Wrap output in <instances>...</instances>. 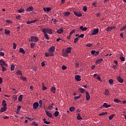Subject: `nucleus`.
I'll return each instance as SVG.
<instances>
[{"label":"nucleus","mask_w":126,"mask_h":126,"mask_svg":"<svg viewBox=\"0 0 126 126\" xmlns=\"http://www.w3.org/2000/svg\"><path fill=\"white\" fill-rule=\"evenodd\" d=\"M117 79L118 81L120 83H123L124 82V79H123L121 76H118Z\"/></svg>","instance_id":"9b49d317"},{"label":"nucleus","mask_w":126,"mask_h":126,"mask_svg":"<svg viewBox=\"0 0 126 126\" xmlns=\"http://www.w3.org/2000/svg\"><path fill=\"white\" fill-rule=\"evenodd\" d=\"M54 115L55 117H59V115H60V112H59V111H56L54 113Z\"/></svg>","instance_id":"bb28decb"},{"label":"nucleus","mask_w":126,"mask_h":126,"mask_svg":"<svg viewBox=\"0 0 126 126\" xmlns=\"http://www.w3.org/2000/svg\"><path fill=\"white\" fill-rule=\"evenodd\" d=\"M57 32L58 34H62L63 32V29L60 28V29L57 30Z\"/></svg>","instance_id":"aec40b11"},{"label":"nucleus","mask_w":126,"mask_h":126,"mask_svg":"<svg viewBox=\"0 0 126 126\" xmlns=\"http://www.w3.org/2000/svg\"><path fill=\"white\" fill-rule=\"evenodd\" d=\"M46 89H47V87H46L45 86H42V90H46Z\"/></svg>","instance_id":"69168bd1"},{"label":"nucleus","mask_w":126,"mask_h":126,"mask_svg":"<svg viewBox=\"0 0 126 126\" xmlns=\"http://www.w3.org/2000/svg\"><path fill=\"white\" fill-rule=\"evenodd\" d=\"M20 109H21V106H18L17 107V111H20Z\"/></svg>","instance_id":"774afa93"},{"label":"nucleus","mask_w":126,"mask_h":126,"mask_svg":"<svg viewBox=\"0 0 126 126\" xmlns=\"http://www.w3.org/2000/svg\"><path fill=\"white\" fill-rule=\"evenodd\" d=\"M21 79H22V80H23V81H26V80H27L26 77L23 76L21 77Z\"/></svg>","instance_id":"ea45409f"},{"label":"nucleus","mask_w":126,"mask_h":126,"mask_svg":"<svg viewBox=\"0 0 126 126\" xmlns=\"http://www.w3.org/2000/svg\"><path fill=\"white\" fill-rule=\"evenodd\" d=\"M86 99L87 101H89L90 99V94L88 92H86Z\"/></svg>","instance_id":"6e6552de"},{"label":"nucleus","mask_w":126,"mask_h":126,"mask_svg":"<svg viewBox=\"0 0 126 126\" xmlns=\"http://www.w3.org/2000/svg\"><path fill=\"white\" fill-rule=\"evenodd\" d=\"M67 53H66V52H63V57H67Z\"/></svg>","instance_id":"3c124183"},{"label":"nucleus","mask_w":126,"mask_h":126,"mask_svg":"<svg viewBox=\"0 0 126 126\" xmlns=\"http://www.w3.org/2000/svg\"><path fill=\"white\" fill-rule=\"evenodd\" d=\"M44 34L46 40H49V36L48 35V34L46 33H44Z\"/></svg>","instance_id":"37998d69"},{"label":"nucleus","mask_w":126,"mask_h":126,"mask_svg":"<svg viewBox=\"0 0 126 126\" xmlns=\"http://www.w3.org/2000/svg\"><path fill=\"white\" fill-rule=\"evenodd\" d=\"M65 52L68 54H70V53L71 52V47L67 48L66 49Z\"/></svg>","instance_id":"f3484780"},{"label":"nucleus","mask_w":126,"mask_h":126,"mask_svg":"<svg viewBox=\"0 0 126 126\" xmlns=\"http://www.w3.org/2000/svg\"><path fill=\"white\" fill-rule=\"evenodd\" d=\"M95 53V50H92V51H91L92 55H94Z\"/></svg>","instance_id":"338daca9"},{"label":"nucleus","mask_w":126,"mask_h":126,"mask_svg":"<svg viewBox=\"0 0 126 126\" xmlns=\"http://www.w3.org/2000/svg\"><path fill=\"white\" fill-rule=\"evenodd\" d=\"M83 37H84V34H82L79 36V38H83Z\"/></svg>","instance_id":"0e129e2a"},{"label":"nucleus","mask_w":126,"mask_h":126,"mask_svg":"<svg viewBox=\"0 0 126 126\" xmlns=\"http://www.w3.org/2000/svg\"><path fill=\"white\" fill-rule=\"evenodd\" d=\"M24 11V10L23 9H20L18 10L19 13H22V12H23Z\"/></svg>","instance_id":"5fc2aeb1"},{"label":"nucleus","mask_w":126,"mask_h":126,"mask_svg":"<svg viewBox=\"0 0 126 126\" xmlns=\"http://www.w3.org/2000/svg\"><path fill=\"white\" fill-rule=\"evenodd\" d=\"M74 14L78 17H81V16H82V14L80 12H74Z\"/></svg>","instance_id":"f8f14e48"},{"label":"nucleus","mask_w":126,"mask_h":126,"mask_svg":"<svg viewBox=\"0 0 126 126\" xmlns=\"http://www.w3.org/2000/svg\"><path fill=\"white\" fill-rule=\"evenodd\" d=\"M77 120H82V117H81V116H80V114H78V116L77 117Z\"/></svg>","instance_id":"a19ab883"},{"label":"nucleus","mask_w":126,"mask_h":126,"mask_svg":"<svg viewBox=\"0 0 126 126\" xmlns=\"http://www.w3.org/2000/svg\"><path fill=\"white\" fill-rule=\"evenodd\" d=\"M114 101L115 103H121V102H122L121 100H120L118 98H115L114 99Z\"/></svg>","instance_id":"c85d7f7f"},{"label":"nucleus","mask_w":126,"mask_h":126,"mask_svg":"<svg viewBox=\"0 0 126 126\" xmlns=\"http://www.w3.org/2000/svg\"><path fill=\"white\" fill-rule=\"evenodd\" d=\"M43 10L45 12H49V11H51V10H52V8L51 7L44 8Z\"/></svg>","instance_id":"ddd939ff"},{"label":"nucleus","mask_w":126,"mask_h":126,"mask_svg":"<svg viewBox=\"0 0 126 126\" xmlns=\"http://www.w3.org/2000/svg\"><path fill=\"white\" fill-rule=\"evenodd\" d=\"M80 97H81V94H80L79 96H74V99L75 100H77V99H78L79 98H80Z\"/></svg>","instance_id":"58836bf2"},{"label":"nucleus","mask_w":126,"mask_h":126,"mask_svg":"<svg viewBox=\"0 0 126 126\" xmlns=\"http://www.w3.org/2000/svg\"><path fill=\"white\" fill-rule=\"evenodd\" d=\"M54 56V53L50 52H46L45 53V56L47 58L48 57H53Z\"/></svg>","instance_id":"39448f33"},{"label":"nucleus","mask_w":126,"mask_h":126,"mask_svg":"<svg viewBox=\"0 0 126 126\" xmlns=\"http://www.w3.org/2000/svg\"><path fill=\"white\" fill-rule=\"evenodd\" d=\"M39 41V38L37 36H32L31 37V42H37Z\"/></svg>","instance_id":"f03ea898"},{"label":"nucleus","mask_w":126,"mask_h":126,"mask_svg":"<svg viewBox=\"0 0 126 126\" xmlns=\"http://www.w3.org/2000/svg\"><path fill=\"white\" fill-rule=\"evenodd\" d=\"M39 107V103L38 102H34L33 104V110H36Z\"/></svg>","instance_id":"1a4fd4ad"},{"label":"nucleus","mask_w":126,"mask_h":126,"mask_svg":"<svg viewBox=\"0 0 126 126\" xmlns=\"http://www.w3.org/2000/svg\"><path fill=\"white\" fill-rule=\"evenodd\" d=\"M6 70V68L4 67V66H2V71H5Z\"/></svg>","instance_id":"13d9d810"},{"label":"nucleus","mask_w":126,"mask_h":126,"mask_svg":"<svg viewBox=\"0 0 126 126\" xmlns=\"http://www.w3.org/2000/svg\"><path fill=\"white\" fill-rule=\"evenodd\" d=\"M50 90L51 91V92H52V93H56V87L52 86L51 89Z\"/></svg>","instance_id":"a211bd4d"},{"label":"nucleus","mask_w":126,"mask_h":126,"mask_svg":"<svg viewBox=\"0 0 126 126\" xmlns=\"http://www.w3.org/2000/svg\"><path fill=\"white\" fill-rule=\"evenodd\" d=\"M113 29H116V27L113 26V27H108L106 28V31L108 32L109 31H111L113 30Z\"/></svg>","instance_id":"9d476101"},{"label":"nucleus","mask_w":126,"mask_h":126,"mask_svg":"<svg viewBox=\"0 0 126 126\" xmlns=\"http://www.w3.org/2000/svg\"><path fill=\"white\" fill-rule=\"evenodd\" d=\"M120 59L121 61H122V62H125V57L121 56L120 57Z\"/></svg>","instance_id":"de8ad7c7"},{"label":"nucleus","mask_w":126,"mask_h":126,"mask_svg":"<svg viewBox=\"0 0 126 126\" xmlns=\"http://www.w3.org/2000/svg\"><path fill=\"white\" fill-rule=\"evenodd\" d=\"M56 50V48L55 47V46H51L48 50V52L54 54V52H55V50Z\"/></svg>","instance_id":"20e7f679"},{"label":"nucleus","mask_w":126,"mask_h":126,"mask_svg":"<svg viewBox=\"0 0 126 126\" xmlns=\"http://www.w3.org/2000/svg\"><path fill=\"white\" fill-rule=\"evenodd\" d=\"M34 46H35V43H31V48H34Z\"/></svg>","instance_id":"6e6d98bb"},{"label":"nucleus","mask_w":126,"mask_h":126,"mask_svg":"<svg viewBox=\"0 0 126 126\" xmlns=\"http://www.w3.org/2000/svg\"><path fill=\"white\" fill-rule=\"evenodd\" d=\"M77 41H78V37L75 38L74 40V43H77Z\"/></svg>","instance_id":"603ef678"},{"label":"nucleus","mask_w":126,"mask_h":126,"mask_svg":"<svg viewBox=\"0 0 126 126\" xmlns=\"http://www.w3.org/2000/svg\"><path fill=\"white\" fill-rule=\"evenodd\" d=\"M5 111H6V107H4L1 108V109L0 110V113H3V112H5Z\"/></svg>","instance_id":"5701e85b"},{"label":"nucleus","mask_w":126,"mask_h":126,"mask_svg":"<svg viewBox=\"0 0 126 126\" xmlns=\"http://www.w3.org/2000/svg\"><path fill=\"white\" fill-rule=\"evenodd\" d=\"M42 32L44 33H48V34H50V35H52L53 34V32H52V30L50 29H43L42 30Z\"/></svg>","instance_id":"f257e3e1"},{"label":"nucleus","mask_w":126,"mask_h":126,"mask_svg":"<svg viewBox=\"0 0 126 126\" xmlns=\"http://www.w3.org/2000/svg\"><path fill=\"white\" fill-rule=\"evenodd\" d=\"M0 65L1 66H3V65L5 66H7V64H6L3 60H0Z\"/></svg>","instance_id":"423d86ee"},{"label":"nucleus","mask_w":126,"mask_h":126,"mask_svg":"<svg viewBox=\"0 0 126 126\" xmlns=\"http://www.w3.org/2000/svg\"><path fill=\"white\" fill-rule=\"evenodd\" d=\"M14 68H15V66L14 64H12L11 66V70L12 71L14 70Z\"/></svg>","instance_id":"c9c22d12"},{"label":"nucleus","mask_w":126,"mask_h":126,"mask_svg":"<svg viewBox=\"0 0 126 126\" xmlns=\"http://www.w3.org/2000/svg\"><path fill=\"white\" fill-rule=\"evenodd\" d=\"M43 121L44 122V124H45L46 125H50V124H51L50 122L46 121V119H43Z\"/></svg>","instance_id":"393cba45"},{"label":"nucleus","mask_w":126,"mask_h":126,"mask_svg":"<svg viewBox=\"0 0 126 126\" xmlns=\"http://www.w3.org/2000/svg\"><path fill=\"white\" fill-rule=\"evenodd\" d=\"M0 56H1V57L4 56V53L2 52H0Z\"/></svg>","instance_id":"680f3d73"},{"label":"nucleus","mask_w":126,"mask_h":126,"mask_svg":"<svg viewBox=\"0 0 126 126\" xmlns=\"http://www.w3.org/2000/svg\"><path fill=\"white\" fill-rule=\"evenodd\" d=\"M45 113L46 114V115L49 118H52L53 117V115H52V114L50 113V112H49L48 111L45 110Z\"/></svg>","instance_id":"2eb2a0df"},{"label":"nucleus","mask_w":126,"mask_h":126,"mask_svg":"<svg viewBox=\"0 0 126 126\" xmlns=\"http://www.w3.org/2000/svg\"><path fill=\"white\" fill-rule=\"evenodd\" d=\"M75 79L76 81H81V76L79 75H77L75 76Z\"/></svg>","instance_id":"0eeeda50"},{"label":"nucleus","mask_w":126,"mask_h":126,"mask_svg":"<svg viewBox=\"0 0 126 126\" xmlns=\"http://www.w3.org/2000/svg\"><path fill=\"white\" fill-rule=\"evenodd\" d=\"M104 94L105 96H109L110 95V91L108 89H105Z\"/></svg>","instance_id":"4468645a"},{"label":"nucleus","mask_w":126,"mask_h":126,"mask_svg":"<svg viewBox=\"0 0 126 126\" xmlns=\"http://www.w3.org/2000/svg\"><path fill=\"white\" fill-rule=\"evenodd\" d=\"M13 99L14 101H16V100H17V95H14L13 96Z\"/></svg>","instance_id":"4c0bfd02"},{"label":"nucleus","mask_w":126,"mask_h":126,"mask_svg":"<svg viewBox=\"0 0 126 126\" xmlns=\"http://www.w3.org/2000/svg\"><path fill=\"white\" fill-rule=\"evenodd\" d=\"M16 73H17V74H18V75H22V73L21 72V71H20V70H18L16 72Z\"/></svg>","instance_id":"79ce46f5"},{"label":"nucleus","mask_w":126,"mask_h":126,"mask_svg":"<svg viewBox=\"0 0 126 126\" xmlns=\"http://www.w3.org/2000/svg\"><path fill=\"white\" fill-rule=\"evenodd\" d=\"M114 117H115V114H113V115H111L109 117V120H110V121H111V120L113 119Z\"/></svg>","instance_id":"e433bc0d"},{"label":"nucleus","mask_w":126,"mask_h":126,"mask_svg":"<svg viewBox=\"0 0 126 126\" xmlns=\"http://www.w3.org/2000/svg\"><path fill=\"white\" fill-rule=\"evenodd\" d=\"M102 62H103V59L100 58L99 59L96 60L95 63L96 64H99V63H102Z\"/></svg>","instance_id":"dca6fc26"},{"label":"nucleus","mask_w":126,"mask_h":126,"mask_svg":"<svg viewBox=\"0 0 126 126\" xmlns=\"http://www.w3.org/2000/svg\"><path fill=\"white\" fill-rule=\"evenodd\" d=\"M69 15H70V12H67L63 14V16H68Z\"/></svg>","instance_id":"cd10ccee"},{"label":"nucleus","mask_w":126,"mask_h":126,"mask_svg":"<svg viewBox=\"0 0 126 126\" xmlns=\"http://www.w3.org/2000/svg\"><path fill=\"white\" fill-rule=\"evenodd\" d=\"M75 66V67H78V66H79V63H76Z\"/></svg>","instance_id":"052dcab7"},{"label":"nucleus","mask_w":126,"mask_h":126,"mask_svg":"<svg viewBox=\"0 0 126 126\" xmlns=\"http://www.w3.org/2000/svg\"><path fill=\"white\" fill-rule=\"evenodd\" d=\"M19 52L22 53V54H25V51H24V49H23V48H20Z\"/></svg>","instance_id":"c756f323"},{"label":"nucleus","mask_w":126,"mask_h":126,"mask_svg":"<svg viewBox=\"0 0 126 126\" xmlns=\"http://www.w3.org/2000/svg\"><path fill=\"white\" fill-rule=\"evenodd\" d=\"M96 79H97V80H99V81H101V77H100V76H97Z\"/></svg>","instance_id":"e2e57ef3"},{"label":"nucleus","mask_w":126,"mask_h":126,"mask_svg":"<svg viewBox=\"0 0 126 126\" xmlns=\"http://www.w3.org/2000/svg\"><path fill=\"white\" fill-rule=\"evenodd\" d=\"M78 91L80 92V93H84V92H85V90L82 88H79Z\"/></svg>","instance_id":"412c9836"},{"label":"nucleus","mask_w":126,"mask_h":126,"mask_svg":"<svg viewBox=\"0 0 126 126\" xmlns=\"http://www.w3.org/2000/svg\"><path fill=\"white\" fill-rule=\"evenodd\" d=\"M80 30H81L82 31H86V30H87V28L86 27H83V26H81L79 27Z\"/></svg>","instance_id":"4be33fe9"},{"label":"nucleus","mask_w":126,"mask_h":126,"mask_svg":"<svg viewBox=\"0 0 126 126\" xmlns=\"http://www.w3.org/2000/svg\"><path fill=\"white\" fill-rule=\"evenodd\" d=\"M76 30H73L72 31H71L70 32L69 35H70L71 36H72V34H73V33H74L75 32Z\"/></svg>","instance_id":"a18cd8bd"},{"label":"nucleus","mask_w":126,"mask_h":126,"mask_svg":"<svg viewBox=\"0 0 126 126\" xmlns=\"http://www.w3.org/2000/svg\"><path fill=\"white\" fill-rule=\"evenodd\" d=\"M86 46L87 47H92V46H93V44H91V43H88V44H87L86 45Z\"/></svg>","instance_id":"09e8293b"},{"label":"nucleus","mask_w":126,"mask_h":126,"mask_svg":"<svg viewBox=\"0 0 126 126\" xmlns=\"http://www.w3.org/2000/svg\"><path fill=\"white\" fill-rule=\"evenodd\" d=\"M42 100H39V104H40L39 107H42Z\"/></svg>","instance_id":"bf43d9fd"},{"label":"nucleus","mask_w":126,"mask_h":126,"mask_svg":"<svg viewBox=\"0 0 126 126\" xmlns=\"http://www.w3.org/2000/svg\"><path fill=\"white\" fill-rule=\"evenodd\" d=\"M33 11V7L32 6H30L29 8H27V11H28L29 12H30V11Z\"/></svg>","instance_id":"b1692460"},{"label":"nucleus","mask_w":126,"mask_h":126,"mask_svg":"<svg viewBox=\"0 0 126 126\" xmlns=\"http://www.w3.org/2000/svg\"><path fill=\"white\" fill-rule=\"evenodd\" d=\"M75 110V107H70L69 108L70 112H74Z\"/></svg>","instance_id":"a878e982"},{"label":"nucleus","mask_w":126,"mask_h":126,"mask_svg":"<svg viewBox=\"0 0 126 126\" xmlns=\"http://www.w3.org/2000/svg\"><path fill=\"white\" fill-rule=\"evenodd\" d=\"M2 106H3V107H6V102H5V100L2 101Z\"/></svg>","instance_id":"473e14b6"},{"label":"nucleus","mask_w":126,"mask_h":126,"mask_svg":"<svg viewBox=\"0 0 126 126\" xmlns=\"http://www.w3.org/2000/svg\"><path fill=\"white\" fill-rule=\"evenodd\" d=\"M104 115H107V112H102L101 113H99L98 114V116H104Z\"/></svg>","instance_id":"f704fd0d"},{"label":"nucleus","mask_w":126,"mask_h":126,"mask_svg":"<svg viewBox=\"0 0 126 126\" xmlns=\"http://www.w3.org/2000/svg\"><path fill=\"white\" fill-rule=\"evenodd\" d=\"M98 33H99V29L98 28L94 30L92 32V35H97V34H98Z\"/></svg>","instance_id":"7ed1b4c3"},{"label":"nucleus","mask_w":126,"mask_h":126,"mask_svg":"<svg viewBox=\"0 0 126 126\" xmlns=\"http://www.w3.org/2000/svg\"><path fill=\"white\" fill-rule=\"evenodd\" d=\"M51 21H52L54 24H55V23H57V21H56V20L55 19H54V18H52V19Z\"/></svg>","instance_id":"c03bdc74"},{"label":"nucleus","mask_w":126,"mask_h":126,"mask_svg":"<svg viewBox=\"0 0 126 126\" xmlns=\"http://www.w3.org/2000/svg\"><path fill=\"white\" fill-rule=\"evenodd\" d=\"M108 82L110 83V85H113V84H114V80H113V79L109 80Z\"/></svg>","instance_id":"7c9ffc66"},{"label":"nucleus","mask_w":126,"mask_h":126,"mask_svg":"<svg viewBox=\"0 0 126 126\" xmlns=\"http://www.w3.org/2000/svg\"><path fill=\"white\" fill-rule=\"evenodd\" d=\"M5 34H6V35L10 34V31H9V30H5Z\"/></svg>","instance_id":"72a5a7b5"},{"label":"nucleus","mask_w":126,"mask_h":126,"mask_svg":"<svg viewBox=\"0 0 126 126\" xmlns=\"http://www.w3.org/2000/svg\"><path fill=\"white\" fill-rule=\"evenodd\" d=\"M13 49L15 50V49H16V44H15V43H13Z\"/></svg>","instance_id":"4d7b16f0"},{"label":"nucleus","mask_w":126,"mask_h":126,"mask_svg":"<svg viewBox=\"0 0 126 126\" xmlns=\"http://www.w3.org/2000/svg\"><path fill=\"white\" fill-rule=\"evenodd\" d=\"M126 25L123 26L121 29V31H124V30H126Z\"/></svg>","instance_id":"49530a36"},{"label":"nucleus","mask_w":126,"mask_h":126,"mask_svg":"<svg viewBox=\"0 0 126 126\" xmlns=\"http://www.w3.org/2000/svg\"><path fill=\"white\" fill-rule=\"evenodd\" d=\"M66 68H67L66 66L62 65V69H63V70H64L65 69H66Z\"/></svg>","instance_id":"864d4df0"},{"label":"nucleus","mask_w":126,"mask_h":126,"mask_svg":"<svg viewBox=\"0 0 126 126\" xmlns=\"http://www.w3.org/2000/svg\"><path fill=\"white\" fill-rule=\"evenodd\" d=\"M102 107H104V108H110L111 105H108L107 103H104Z\"/></svg>","instance_id":"6ab92c4d"},{"label":"nucleus","mask_w":126,"mask_h":126,"mask_svg":"<svg viewBox=\"0 0 126 126\" xmlns=\"http://www.w3.org/2000/svg\"><path fill=\"white\" fill-rule=\"evenodd\" d=\"M83 10L85 12L87 11V7L86 6H84L83 8Z\"/></svg>","instance_id":"8fccbe9b"},{"label":"nucleus","mask_w":126,"mask_h":126,"mask_svg":"<svg viewBox=\"0 0 126 126\" xmlns=\"http://www.w3.org/2000/svg\"><path fill=\"white\" fill-rule=\"evenodd\" d=\"M22 97H23L22 94H21L19 96V97H18V101H19V102H21V101H22Z\"/></svg>","instance_id":"2f4dec72"}]
</instances>
